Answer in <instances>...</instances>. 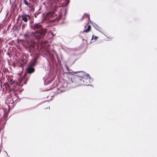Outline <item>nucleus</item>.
Listing matches in <instances>:
<instances>
[{
	"instance_id": "obj_13",
	"label": "nucleus",
	"mask_w": 157,
	"mask_h": 157,
	"mask_svg": "<svg viewBox=\"0 0 157 157\" xmlns=\"http://www.w3.org/2000/svg\"><path fill=\"white\" fill-rule=\"evenodd\" d=\"M56 2V3H60L61 2L62 0H54Z\"/></svg>"
},
{
	"instance_id": "obj_20",
	"label": "nucleus",
	"mask_w": 157,
	"mask_h": 157,
	"mask_svg": "<svg viewBox=\"0 0 157 157\" xmlns=\"http://www.w3.org/2000/svg\"><path fill=\"white\" fill-rule=\"evenodd\" d=\"M44 44H43V45H42V47L44 46Z\"/></svg>"
},
{
	"instance_id": "obj_19",
	"label": "nucleus",
	"mask_w": 157,
	"mask_h": 157,
	"mask_svg": "<svg viewBox=\"0 0 157 157\" xmlns=\"http://www.w3.org/2000/svg\"><path fill=\"white\" fill-rule=\"evenodd\" d=\"M5 152H6V154L8 156V154H7V152H6V151H5Z\"/></svg>"
},
{
	"instance_id": "obj_7",
	"label": "nucleus",
	"mask_w": 157,
	"mask_h": 157,
	"mask_svg": "<svg viewBox=\"0 0 157 157\" xmlns=\"http://www.w3.org/2000/svg\"><path fill=\"white\" fill-rule=\"evenodd\" d=\"M15 82V81L12 79H11L10 81V84L13 87H15L17 84H13Z\"/></svg>"
},
{
	"instance_id": "obj_22",
	"label": "nucleus",
	"mask_w": 157,
	"mask_h": 157,
	"mask_svg": "<svg viewBox=\"0 0 157 157\" xmlns=\"http://www.w3.org/2000/svg\"><path fill=\"white\" fill-rule=\"evenodd\" d=\"M26 36H27V35H25V37H26Z\"/></svg>"
},
{
	"instance_id": "obj_16",
	"label": "nucleus",
	"mask_w": 157,
	"mask_h": 157,
	"mask_svg": "<svg viewBox=\"0 0 157 157\" xmlns=\"http://www.w3.org/2000/svg\"><path fill=\"white\" fill-rule=\"evenodd\" d=\"M112 38H113V37H111L110 38L109 37V38H108L109 40H110L109 39H112Z\"/></svg>"
},
{
	"instance_id": "obj_15",
	"label": "nucleus",
	"mask_w": 157,
	"mask_h": 157,
	"mask_svg": "<svg viewBox=\"0 0 157 157\" xmlns=\"http://www.w3.org/2000/svg\"><path fill=\"white\" fill-rule=\"evenodd\" d=\"M98 38V36H95L94 39L95 40H96Z\"/></svg>"
},
{
	"instance_id": "obj_11",
	"label": "nucleus",
	"mask_w": 157,
	"mask_h": 157,
	"mask_svg": "<svg viewBox=\"0 0 157 157\" xmlns=\"http://www.w3.org/2000/svg\"><path fill=\"white\" fill-rule=\"evenodd\" d=\"M84 15L86 17H88V19L89 21L91 22L90 20V14L89 13H85Z\"/></svg>"
},
{
	"instance_id": "obj_2",
	"label": "nucleus",
	"mask_w": 157,
	"mask_h": 157,
	"mask_svg": "<svg viewBox=\"0 0 157 157\" xmlns=\"http://www.w3.org/2000/svg\"><path fill=\"white\" fill-rule=\"evenodd\" d=\"M31 28L35 32H32V34L37 39L43 38L45 36L47 31L45 29H43L41 26L39 24H35L31 26Z\"/></svg>"
},
{
	"instance_id": "obj_4",
	"label": "nucleus",
	"mask_w": 157,
	"mask_h": 157,
	"mask_svg": "<svg viewBox=\"0 0 157 157\" xmlns=\"http://www.w3.org/2000/svg\"><path fill=\"white\" fill-rule=\"evenodd\" d=\"M28 79L25 78V77L23 78L21 81L19 80V82L20 83V84H19V85L20 86H22L23 84H25L26 83Z\"/></svg>"
},
{
	"instance_id": "obj_8",
	"label": "nucleus",
	"mask_w": 157,
	"mask_h": 157,
	"mask_svg": "<svg viewBox=\"0 0 157 157\" xmlns=\"http://www.w3.org/2000/svg\"><path fill=\"white\" fill-rule=\"evenodd\" d=\"M90 25H88V28L86 30H84V31L82 32V33H88L90 31Z\"/></svg>"
},
{
	"instance_id": "obj_12",
	"label": "nucleus",
	"mask_w": 157,
	"mask_h": 157,
	"mask_svg": "<svg viewBox=\"0 0 157 157\" xmlns=\"http://www.w3.org/2000/svg\"><path fill=\"white\" fill-rule=\"evenodd\" d=\"M66 67L68 71V72H65L66 73H71V70H70V69H69V68L67 66H66Z\"/></svg>"
},
{
	"instance_id": "obj_14",
	"label": "nucleus",
	"mask_w": 157,
	"mask_h": 157,
	"mask_svg": "<svg viewBox=\"0 0 157 157\" xmlns=\"http://www.w3.org/2000/svg\"><path fill=\"white\" fill-rule=\"evenodd\" d=\"M47 76H48H48H49V75H48V74L47 75ZM48 78H43V79H44V82H45L46 80H47V79H48Z\"/></svg>"
},
{
	"instance_id": "obj_17",
	"label": "nucleus",
	"mask_w": 157,
	"mask_h": 157,
	"mask_svg": "<svg viewBox=\"0 0 157 157\" xmlns=\"http://www.w3.org/2000/svg\"><path fill=\"white\" fill-rule=\"evenodd\" d=\"M84 17V16H83L82 17V18L81 19V20H82Z\"/></svg>"
},
{
	"instance_id": "obj_23",
	"label": "nucleus",
	"mask_w": 157,
	"mask_h": 157,
	"mask_svg": "<svg viewBox=\"0 0 157 157\" xmlns=\"http://www.w3.org/2000/svg\"><path fill=\"white\" fill-rule=\"evenodd\" d=\"M51 33V34H52V35H53V33Z\"/></svg>"
},
{
	"instance_id": "obj_3",
	"label": "nucleus",
	"mask_w": 157,
	"mask_h": 157,
	"mask_svg": "<svg viewBox=\"0 0 157 157\" xmlns=\"http://www.w3.org/2000/svg\"><path fill=\"white\" fill-rule=\"evenodd\" d=\"M36 59H34L32 62L31 65L28 67L26 69L27 72L29 74L33 73L35 71V69L33 67L36 64Z\"/></svg>"
},
{
	"instance_id": "obj_21",
	"label": "nucleus",
	"mask_w": 157,
	"mask_h": 157,
	"mask_svg": "<svg viewBox=\"0 0 157 157\" xmlns=\"http://www.w3.org/2000/svg\"><path fill=\"white\" fill-rule=\"evenodd\" d=\"M86 28V25H85V28Z\"/></svg>"
},
{
	"instance_id": "obj_1",
	"label": "nucleus",
	"mask_w": 157,
	"mask_h": 157,
	"mask_svg": "<svg viewBox=\"0 0 157 157\" xmlns=\"http://www.w3.org/2000/svg\"><path fill=\"white\" fill-rule=\"evenodd\" d=\"M81 74H82L83 75L80 76L76 75L75 77V81L76 82L77 84H73L70 86L69 84L73 83L72 78H69V83H68L66 81L64 80L62 84L59 87V90L60 93L64 92L67 90L71 87H74L80 85H89V84H87L85 83H87L88 81V79L92 81V79H90V77L89 74H85V72L83 71H78Z\"/></svg>"
},
{
	"instance_id": "obj_9",
	"label": "nucleus",
	"mask_w": 157,
	"mask_h": 157,
	"mask_svg": "<svg viewBox=\"0 0 157 157\" xmlns=\"http://www.w3.org/2000/svg\"><path fill=\"white\" fill-rule=\"evenodd\" d=\"M24 2L26 5H27L28 6L29 8H31V6L29 5H30V3L28 4L26 0H24Z\"/></svg>"
},
{
	"instance_id": "obj_18",
	"label": "nucleus",
	"mask_w": 157,
	"mask_h": 157,
	"mask_svg": "<svg viewBox=\"0 0 157 157\" xmlns=\"http://www.w3.org/2000/svg\"><path fill=\"white\" fill-rule=\"evenodd\" d=\"M94 37V36L93 35L92 37V39L91 40H92L93 39Z\"/></svg>"
},
{
	"instance_id": "obj_5",
	"label": "nucleus",
	"mask_w": 157,
	"mask_h": 157,
	"mask_svg": "<svg viewBox=\"0 0 157 157\" xmlns=\"http://www.w3.org/2000/svg\"><path fill=\"white\" fill-rule=\"evenodd\" d=\"M22 20L24 21L25 22H26L28 20V17L29 19L30 18V16L28 14H25L22 16Z\"/></svg>"
},
{
	"instance_id": "obj_10",
	"label": "nucleus",
	"mask_w": 157,
	"mask_h": 157,
	"mask_svg": "<svg viewBox=\"0 0 157 157\" xmlns=\"http://www.w3.org/2000/svg\"><path fill=\"white\" fill-rule=\"evenodd\" d=\"M57 86V84H54L52 85V87H51L49 89H52L55 87H56Z\"/></svg>"
},
{
	"instance_id": "obj_6",
	"label": "nucleus",
	"mask_w": 157,
	"mask_h": 157,
	"mask_svg": "<svg viewBox=\"0 0 157 157\" xmlns=\"http://www.w3.org/2000/svg\"><path fill=\"white\" fill-rule=\"evenodd\" d=\"M92 25L97 30L101 32L100 30L101 29V28L96 23H92Z\"/></svg>"
}]
</instances>
